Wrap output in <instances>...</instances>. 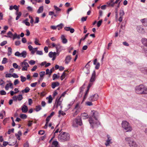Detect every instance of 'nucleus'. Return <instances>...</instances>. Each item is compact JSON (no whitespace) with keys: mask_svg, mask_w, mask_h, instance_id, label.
I'll list each match as a JSON object with an SVG mask.
<instances>
[{"mask_svg":"<svg viewBox=\"0 0 147 147\" xmlns=\"http://www.w3.org/2000/svg\"><path fill=\"white\" fill-rule=\"evenodd\" d=\"M30 90V88L28 87H26L25 88L24 90H22L21 91L23 93H27Z\"/></svg>","mask_w":147,"mask_h":147,"instance_id":"b1692460","label":"nucleus"},{"mask_svg":"<svg viewBox=\"0 0 147 147\" xmlns=\"http://www.w3.org/2000/svg\"><path fill=\"white\" fill-rule=\"evenodd\" d=\"M124 11L123 9H121L120 11L119 15L120 16H123L124 15Z\"/></svg>","mask_w":147,"mask_h":147,"instance_id":"ea45409f","label":"nucleus"},{"mask_svg":"<svg viewBox=\"0 0 147 147\" xmlns=\"http://www.w3.org/2000/svg\"><path fill=\"white\" fill-rule=\"evenodd\" d=\"M7 34L8 35L7 36V35H4V36L5 37H7V38H11V36H10V35L11 36H13V35L12 34V33L10 31H9L7 33Z\"/></svg>","mask_w":147,"mask_h":147,"instance_id":"c756f323","label":"nucleus"},{"mask_svg":"<svg viewBox=\"0 0 147 147\" xmlns=\"http://www.w3.org/2000/svg\"><path fill=\"white\" fill-rule=\"evenodd\" d=\"M13 9H14L15 10H16L17 12H18V7L16 5H14L13 6Z\"/></svg>","mask_w":147,"mask_h":147,"instance_id":"052dcab7","label":"nucleus"},{"mask_svg":"<svg viewBox=\"0 0 147 147\" xmlns=\"http://www.w3.org/2000/svg\"><path fill=\"white\" fill-rule=\"evenodd\" d=\"M86 104L88 106H90L92 105L93 104L91 102L88 101L86 102Z\"/></svg>","mask_w":147,"mask_h":147,"instance_id":"69168bd1","label":"nucleus"},{"mask_svg":"<svg viewBox=\"0 0 147 147\" xmlns=\"http://www.w3.org/2000/svg\"><path fill=\"white\" fill-rule=\"evenodd\" d=\"M82 124L81 118L80 117H78L73 121L72 126L74 127H77L78 125L81 126Z\"/></svg>","mask_w":147,"mask_h":147,"instance_id":"39448f33","label":"nucleus"},{"mask_svg":"<svg viewBox=\"0 0 147 147\" xmlns=\"http://www.w3.org/2000/svg\"><path fill=\"white\" fill-rule=\"evenodd\" d=\"M54 7L57 13L58 11H60L61 10V9L59 8L56 5H54Z\"/></svg>","mask_w":147,"mask_h":147,"instance_id":"c03bdc74","label":"nucleus"},{"mask_svg":"<svg viewBox=\"0 0 147 147\" xmlns=\"http://www.w3.org/2000/svg\"><path fill=\"white\" fill-rule=\"evenodd\" d=\"M49 56L50 58H52L53 57L56 56V52H50L49 54Z\"/></svg>","mask_w":147,"mask_h":147,"instance_id":"a878e982","label":"nucleus"},{"mask_svg":"<svg viewBox=\"0 0 147 147\" xmlns=\"http://www.w3.org/2000/svg\"><path fill=\"white\" fill-rule=\"evenodd\" d=\"M59 76H58L56 74H53V80H55L56 79H58L59 78Z\"/></svg>","mask_w":147,"mask_h":147,"instance_id":"72a5a7b5","label":"nucleus"},{"mask_svg":"<svg viewBox=\"0 0 147 147\" xmlns=\"http://www.w3.org/2000/svg\"><path fill=\"white\" fill-rule=\"evenodd\" d=\"M17 98L18 100L19 101H21L23 98V97L22 94H19L17 96Z\"/></svg>","mask_w":147,"mask_h":147,"instance_id":"2f4dec72","label":"nucleus"},{"mask_svg":"<svg viewBox=\"0 0 147 147\" xmlns=\"http://www.w3.org/2000/svg\"><path fill=\"white\" fill-rule=\"evenodd\" d=\"M7 43V42L6 41H4L2 42L1 44V45L2 46H3L6 45Z\"/></svg>","mask_w":147,"mask_h":147,"instance_id":"e2e57ef3","label":"nucleus"},{"mask_svg":"<svg viewBox=\"0 0 147 147\" xmlns=\"http://www.w3.org/2000/svg\"><path fill=\"white\" fill-rule=\"evenodd\" d=\"M70 138L69 134L65 132H62L58 136L59 140L61 142L68 141Z\"/></svg>","mask_w":147,"mask_h":147,"instance_id":"7ed1b4c3","label":"nucleus"},{"mask_svg":"<svg viewBox=\"0 0 147 147\" xmlns=\"http://www.w3.org/2000/svg\"><path fill=\"white\" fill-rule=\"evenodd\" d=\"M21 110L23 113H26L28 111V108L27 106L24 104L21 107Z\"/></svg>","mask_w":147,"mask_h":147,"instance_id":"1a4fd4ad","label":"nucleus"},{"mask_svg":"<svg viewBox=\"0 0 147 147\" xmlns=\"http://www.w3.org/2000/svg\"><path fill=\"white\" fill-rule=\"evenodd\" d=\"M90 67L85 66V67L83 68V70L84 71V73L88 75L90 74Z\"/></svg>","mask_w":147,"mask_h":147,"instance_id":"f8f14e48","label":"nucleus"},{"mask_svg":"<svg viewBox=\"0 0 147 147\" xmlns=\"http://www.w3.org/2000/svg\"><path fill=\"white\" fill-rule=\"evenodd\" d=\"M95 77L91 76V78L90 80V82H93L95 81Z\"/></svg>","mask_w":147,"mask_h":147,"instance_id":"79ce46f5","label":"nucleus"},{"mask_svg":"<svg viewBox=\"0 0 147 147\" xmlns=\"http://www.w3.org/2000/svg\"><path fill=\"white\" fill-rule=\"evenodd\" d=\"M88 17L87 16L85 17H83L81 18V21L82 22H84L86 21L87 18Z\"/></svg>","mask_w":147,"mask_h":147,"instance_id":"864d4df0","label":"nucleus"},{"mask_svg":"<svg viewBox=\"0 0 147 147\" xmlns=\"http://www.w3.org/2000/svg\"><path fill=\"white\" fill-rule=\"evenodd\" d=\"M63 26V24L62 23H61L57 26V27H58V30H59L62 29Z\"/></svg>","mask_w":147,"mask_h":147,"instance_id":"f704fd0d","label":"nucleus"},{"mask_svg":"<svg viewBox=\"0 0 147 147\" xmlns=\"http://www.w3.org/2000/svg\"><path fill=\"white\" fill-rule=\"evenodd\" d=\"M29 63L32 65H34L35 63V61L33 60H31L29 62Z\"/></svg>","mask_w":147,"mask_h":147,"instance_id":"4d7b16f0","label":"nucleus"},{"mask_svg":"<svg viewBox=\"0 0 147 147\" xmlns=\"http://www.w3.org/2000/svg\"><path fill=\"white\" fill-rule=\"evenodd\" d=\"M27 54V53L26 51H24L21 53L20 57H22L24 58H25L26 57Z\"/></svg>","mask_w":147,"mask_h":147,"instance_id":"4be33fe9","label":"nucleus"},{"mask_svg":"<svg viewBox=\"0 0 147 147\" xmlns=\"http://www.w3.org/2000/svg\"><path fill=\"white\" fill-rule=\"evenodd\" d=\"M15 55L17 56L20 57L21 53H20V52L18 51H17L15 53Z\"/></svg>","mask_w":147,"mask_h":147,"instance_id":"13d9d810","label":"nucleus"},{"mask_svg":"<svg viewBox=\"0 0 147 147\" xmlns=\"http://www.w3.org/2000/svg\"><path fill=\"white\" fill-rule=\"evenodd\" d=\"M120 1L118 3V4L116 7L115 9V13H118V8L120 6Z\"/></svg>","mask_w":147,"mask_h":147,"instance_id":"c9c22d12","label":"nucleus"},{"mask_svg":"<svg viewBox=\"0 0 147 147\" xmlns=\"http://www.w3.org/2000/svg\"><path fill=\"white\" fill-rule=\"evenodd\" d=\"M51 146L52 147H59L58 142L56 141H55L53 142Z\"/></svg>","mask_w":147,"mask_h":147,"instance_id":"dca6fc26","label":"nucleus"},{"mask_svg":"<svg viewBox=\"0 0 147 147\" xmlns=\"http://www.w3.org/2000/svg\"><path fill=\"white\" fill-rule=\"evenodd\" d=\"M0 94L1 95H5L6 94V92L4 90H1L0 91Z\"/></svg>","mask_w":147,"mask_h":147,"instance_id":"3c124183","label":"nucleus"},{"mask_svg":"<svg viewBox=\"0 0 147 147\" xmlns=\"http://www.w3.org/2000/svg\"><path fill=\"white\" fill-rule=\"evenodd\" d=\"M56 48L57 51H61L63 50V47L59 44H58L56 45Z\"/></svg>","mask_w":147,"mask_h":147,"instance_id":"4468645a","label":"nucleus"},{"mask_svg":"<svg viewBox=\"0 0 147 147\" xmlns=\"http://www.w3.org/2000/svg\"><path fill=\"white\" fill-rule=\"evenodd\" d=\"M98 98V95L97 94H95L94 95L91 96L89 98V100L92 101L96 100Z\"/></svg>","mask_w":147,"mask_h":147,"instance_id":"423d86ee","label":"nucleus"},{"mask_svg":"<svg viewBox=\"0 0 147 147\" xmlns=\"http://www.w3.org/2000/svg\"><path fill=\"white\" fill-rule=\"evenodd\" d=\"M55 112H52L50 115L48 116L47 118L46 119V121L47 122H49L51 118L54 114Z\"/></svg>","mask_w":147,"mask_h":147,"instance_id":"a211bd4d","label":"nucleus"},{"mask_svg":"<svg viewBox=\"0 0 147 147\" xmlns=\"http://www.w3.org/2000/svg\"><path fill=\"white\" fill-rule=\"evenodd\" d=\"M61 39L62 40V42L63 44H66L67 42V40L65 38V36L64 35H61Z\"/></svg>","mask_w":147,"mask_h":147,"instance_id":"2eb2a0df","label":"nucleus"},{"mask_svg":"<svg viewBox=\"0 0 147 147\" xmlns=\"http://www.w3.org/2000/svg\"><path fill=\"white\" fill-rule=\"evenodd\" d=\"M27 117V115L24 114H20V117L22 119H26Z\"/></svg>","mask_w":147,"mask_h":147,"instance_id":"c85d7f7f","label":"nucleus"},{"mask_svg":"<svg viewBox=\"0 0 147 147\" xmlns=\"http://www.w3.org/2000/svg\"><path fill=\"white\" fill-rule=\"evenodd\" d=\"M60 84L58 82H53L51 84V87L53 89L55 88L56 87L58 86Z\"/></svg>","mask_w":147,"mask_h":147,"instance_id":"ddd939ff","label":"nucleus"},{"mask_svg":"<svg viewBox=\"0 0 147 147\" xmlns=\"http://www.w3.org/2000/svg\"><path fill=\"white\" fill-rule=\"evenodd\" d=\"M141 27L140 26H138L137 27V31L140 33L141 32Z\"/></svg>","mask_w":147,"mask_h":147,"instance_id":"de8ad7c7","label":"nucleus"},{"mask_svg":"<svg viewBox=\"0 0 147 147\" xmlns=\"http://www.w3.org/2000/svg\"><path fill=\"white\" fill-rule=\"evenodd\" d=\"M121 125L122 127L124 129L126 132L130 131L132 130V128L130 126L129 123L126 121H123Z\"/></svg>","mask_w":147,"mask_h":147,"instance_id":"20e7f679","label":"nucleus"},{"mask_svg":"<svg viewBox=\"0 0 147 147\" xmlns=\"http://www.w3.org/2000/svg\"><path fill=\"white\" fill-rule=\"evenodd\" d=\"M72 58L71 57L70 55L67 56L65 58V63L66 64H68L70 62Z\"/></svg>","mask_w":147,"mask_h":147,"instance_id":"9b49d317","label":"nucleus"},{"mask_svg":"<svg viewBox=\"0 0 147 147\" xmlns=\"http://www.w3.org/2000/svg\"><path fill=\"white\" fill-rule=\"evenodd\" d=\"M141 22L145 26H147V18L142 19Z\"/></svg>","mask_w":147,"mask_h":147,"instance_id":"6ab92c4d","label":"nucleus"},{"mask_svg":"<svg viewBox=\"0 0 147 147\" xmlns=\"http://www.w3.org/2000/svg\"><path fill=\"white\" fill-rule=\"evenodd\" d=\"M91 114L92 117H89V121L91 127L94 128V124L97 125L100 124V122L98 120L97 118L99 116L98 113L96 111L93 110L91 111Z\"/></svg>","mask_w":147,"mask_h":147,"instance_id":"f257e3e1","label":"nucleus"},{"mask_svg":"<svg viewBox=\"0 0 147 147\" xmlns=\"http://www.w3.org/2000/svg\"><path fill=\"white\" fill-rule=\"evenodd\" d=\"M92 84L91 83H90L88 85L87 87V90L86 92V93L84 95L83 99L82 102V103H83V102L85 100L87 96L88 93L89 91V89H90V87L92 86Z\"/></svg>","mask_w":147,"mask_h":147,"instance_id":"0eeeda50","label":"nucleus"},{"mask_svg":"<svg viewBox=\"0 0 147 147\" xmlns=\"http://www.w3.org/2000/svg\"><path fill=\"white\" fill-rule=\"evenodd\" d=\"M60 98H59L58 100H57V99H56V102L57 101V105H56V107L57 108L58 106H61V101H60Z\"/></svg>","mask_w":147,"mask_h":147,"instance_id":"bb28decb","label":"nucleus"},{"mask_svg":"<svg viewBox=\"0 0 147 147\" xmlns=\"http://www.w3.org/2000/svg\"><path fill=\"white\" fill-rule=\"evenodd\" d=\"M13 67L16 69H17L18 68V66L16 63H14L13 64Z\"/></svg>","mask_w":147,"mask_h":147,"instance_id":"6e6d98bb","label":"nucleus"},{"mask_svg":"<svg viewBox=\"0 0 147 147\" xmlns=\"http://www.w3.org/2000/svg\"><path fill=\"white\" fill-rule=\"evenodd\" d=\"M36 54L40 55H42L43 54V53L41 51H37Z\"/></svg>","mask_w":147,"mask_h":147,"instance_id":"8fccbe9b","label":"nucleus"},{"mask_svg":"<svg viewBox=\"0 0 147 147\" xmlns=\"http://www.w3.org/2000/svg\"><path fill=\"white\" fill-rule=\"evenodd\" d=\"M107 4L108 5V6L109 7L111 6L112 7H113L115 3H114V2L112 3H110V2H107Z\"/></svg>","mask_w":147,"mask_h":147,"instance_id":"4c0bfd02","label":"nucleus"},{"mask_svg":"<svg viewBox=\"0 0 147 147\" xmlns=\"http://www.w3.org/2000/svg\"><path fill=\"white\" fill-rule=\"evenodd\" d=\"M37 84V82H34V83H32L30 84V86L32 87H35L36 86V85Z\"/></svg>","mask_w":147,"mask_h":147,"instance_id":"338daca9","label":"nucleus"},{"mask_svg":"<svg viewBox=\"0 0 147 147\" xmlns=\"http://www.w3.org/2000/svg\"><path fill=\"white\" fill-rule=\"evenodd\" d=\"M49 99L48 103H51L53 100V98L51 95L49 96Z\"/></svg>","mask_w":147,"mask_h":147,"instance_id":"a18cd8bd","label":"nucleus"},{"mask_svg":"<svg viewBox=\"0 0 147 147\" xmlns=\"http://www.w3.org/2000/svg\"><path fill=\"white\" fill-rule=\"evenodd\" d=\"M41 109V108L40 106L39 105L36 106V108L35 109V110L36 112H38Z\"/></svg>","mask_w":147,"mask_h":147,"instance_id":"7c9ffc66","label":"nucleus"},{"mask_svg":"<svg viewBox=\"0 0 147 147\" xmlns=\"http://www.w3.org/2000/svg\"><path fill=\"white\" fill-rule=\"evenodd\" d=\"M19 83V82L18 79H16L14 81V83L15 85H16Z\"/></svg>","mask_w":147,"mask_h":147,"instance_id":"680f3d73","label":"nucleus"},{"mask_svg":"<svg viewBox=\"0 0 147 147\" xmlns=\"http://www.w3.org/2000/svg\"><path fill=\"white\" fill-rule=\"evenodd\" d=\"M136 92L139 94H147V88L142 84L136 86L135 88Z\"/></svg>","mask_w":147,"mask_h":147,"instance_id":"f03ea898","label":"nucleus"},{"mask_svg":"<svg viewBox=\"0 0 147 147\" xmlns=\"http://www.w3.org/2000/svg\"><path fill=\"white\" fill-rule=\"evenodd\" d=\"M13 40H14L15 39L17 38L19 39L20 38V36L19 35H18L17 33H15L13 35Z\"/></svg>","mask_w":147,"mask_h":147,"instance_id":"cd10ccee","label":"nucleus"},{"mask_svg":"<svg viewBox=\"0 0 147 147\" xmlns=\"http://www.w3.org/2000/svg\"><path fill=\"white\" fill-rule=\"evenodd\" d=\"M89 34V33H88L87 34H86L85 35V36H84V38H81L80 40V42H79V46L80 45L81 43V41L82 40V41L86 39V38L88 36V35Z\"/></svg>","mask_w":147,"mask_h":147,"instance_id":"5701e85b","label":"nucleus"},{"mask_svg":"<svg viewBox=\"0 0 147 147\" xmlns=\"http://www.w3.org/2000/svg\"><path fill=\"white\" fill-rule=\"evenodd\" d=\"M14 129L13 128L11 129H9L8 131L7 132V133L8 134H11V132H12V133L14 132Z\"/></svg>","mask_w":147,"mask_h":147,"instance_id":"49530a36","label":"nucleus"},{"mask_svg":"<svg viewBox=\"0 0 147 147\" xmlns=\"http://www.w3.org/2000/svg\"><path fill=\"white\" fill-rule=\"evenodd\" d=\"M107 140L106 141V143L105 144V145L106 146H108L109 145L110 143H111V139L109 135H107Z\"/></svg>","mask_w":147,"mask_h":147,"instance_id":"9d476101","label":"nucleus"},{"mask_svg":"<svg viewBox=\"0 0 147 147\" xmlns=\"http://www.w3.org/2000/svg\"><path fill=\"white\" fill-rule=\"evenodd\" d=\"M12 74H6L5 76L6 78H10L12 77Z\"/></svg>","mask_w":147,"mask_h":147,"instance_id":"774afa93","label":"nucleus"},{"mask_svg":"<svg viewBox=\"0 0 147 147\" xmlns=\"http://www.w3.org/2000/svg\"><path fill=\"white\" fill-rule=\"evenodd\" d=\"M141 41L143 45L147 47V39L144 38H142Z\"/></svg>","mask_w":147,"mask_h":147,"instance_id":"aec40b11","label":"nucleus"},{"mask_svg":"<svg viewBox=\"0 0 147 147\" xmlns=\"http://www.w3.org/2000/svg\"><path fill=\"white\" fill-rule=\"evenodd\" d=\"M12 50L11 48L10 47H9L8 48V53L7 55L8 56H10L12 53Z\"/></svg>","mask_w":147,"mask_h":147,"instance_id":"473e14b6","label":"nucleus"},{"mask_svg":"<svg viewBox=\"0 0 147 147\" xmlns=\"http://www.w3.org/2000/svg\"><path fill=\"white\" fill-rule=\"evenodd\" d=\"M102 22V19H101L97 23V27H99L100 25H101V24Z\"/></svg>","mask_w":147,"mask_h":147,"instance_id":"58836bf2","label":"nucleus"},{"mask_svg":"<svg viewBox=\"0 0 147 147\" xmlns=\"http://www.w3.org/2000/svg\"><path fill=\"white\" fill-rule=\"evenodd\" d=\"M21 80L22 82H25L26 80V77H24L22 76H20Z\"/></svg>","mask_w":147,"mask_h":147,"instance_id":"e433bc0d","label":"nucleus"},{"mask_svg":"<svg viewBox=\"0 0 147 147\" xmlns=\"http://www.w3.org/2000/svg\"><path fill=\"white\" fill-rule=\"evenodd\" d=\"M35 41H34V43L36 45H40L41 44H40L39 43H38V42L39 41V40L37 39L36 38H35Z\"/></svg>","mask_w":147,"mask_h":147,"instance_id":"603ef678","label":"nucleus"},{"mask_svg":"<svg viewBox=\"0 0 147 147\" xmlns=\"http://www.w3.org/2000/svg\"><path fill=\"white\" fill-rule=\"evenodd\" d=\"M43 6L40 7L37 11V13H42L43 11Z\"/></svg>","mask_w":147,"mask_h":147,"instance_id":"393cba45","label":"nucleus"},{"mask_svg":"<svg viewBox=\"0 0 147 147\" xmlns=\"http://www.w3.org/2000/svg\"><path fill=\"white\" fill-rule=\"evenodd\" d=\"M18 134L17 133L15 134V135L18 139L20 140V136L22 135V133L21 131H19L18 132Z\"/></svg>","mask_w":147,"mask_h":147,"instance_id":"f3484780","label":"nucleus"},{"mask_svg":"<svg viewBox=\"0 0 147 147\" xmlns=\"http://www.w3.org/2000/svg\"><path fill=\"white\" fill-rule=\"evenodd\" d=\"M7 59L5 58L4 57L3 59V60H2V64H5L7 62Z\"/></svg>","mask_w":147,"mask_h":147,"instance_id":"a19ab883","label":"nucleus"},{"mask_svg":"<svg viewBox=\"0 0 147 147\" xmlns=\"http://www.w3.org/2000/svg\"><path fill=\"white\" fill-rule=\"evenodd\" d=\"M45 133V131L43 130H40L38 132V134H40L41 135H43Z\"/></svg>","mask_w":147,"mask_h":147,"instance_id":"09e8293b","label":"nucleus"},{"mask_svg":"<svg viewBox=\"0 0 147 147\" xmlns=\"http://www.w3.org/2000/svg\"><path fill=\"white\" fill-rule=\"evenodd\" d=\"M128 142L130 147H137V145L136 142L131 139H129Z\"/></svg>","mask_w":147,"mask_h":147,"instance_id":"6e6552de","label":"nucleus"},{"mask_svg":"<svg viewBox=\"0 0 147 147\" xmlns=\"http://www.w3.org/2000/svg\"><path fill=\"white\" fill-rule=\"evenodd\" d=\"M21 44V42L20 41L18 40L15 41V45L16 46H19Z\"/></svg>","mask_w":147,"mask_h":147,"instance_id":"5fc2aeb1","label":"nucleus"},{"mask_svg":"<svg viewBox=\"0 0 147 147\" xmlns=\"http://www.w3.org/2000/svg\"><path fill=\"white\" fill-rule=\"evenodd\" d=\"M59 114H61L63 116L66 114L65 113H64L63 111L61 110L59 111Z\"/></svg>","mask_w":147,"mask_h":147,"instance_id":"0e129e2a","label":"nucleus"},{"mask_svg":"<svg viewBox=\"0 0 147 147\" xmlns=\"http://www.w3.org/2000/svg\"><path fill=\"white\" fill-rule=\"evenodd\" d=\"M140 70L142 73H143L145 74H147V68H142Z\"/></svg>","mask_w":147,"mask_h":147,"instance_id":"412c9836","label":"nucleus"},{"mask_svg":"<svg viewBox=\"0 0 147 147\" xmlns=\"http://www.w3.org/2000/svg\"><path fill=\"white\" fill-rule=\"evenodd\" d=\"M19 91H17V92H14L13 91H11L10 92L11 95V96H13L14 94H16V93H17Z\"/></svg>","mask_w":147,"mask_h":147,"instance_id":"bf43d9fd","label":"nucleus"},{"mask_svg":"<svg viewBox=\"0 0 147 147\" xmlns=\"http://www.w3.org/2000/svg\"><path fill=\"white\" fill-rule=\"evenodd\" d=\"M45 72L44 71H41L39 73L40 75L41 78L42 77L45 75Z\"/></svg>","mask_w":147,"mask_h":147,"instance_id":"37998d69","label":"nucleus"}]
</instances>
